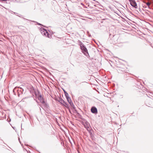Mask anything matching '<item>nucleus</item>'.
I'll return each instance as SVG.
<instances>
[{
	"mask_svg": "<svg viewBox=\"0 0 153 153\" xmlns=\"http://www.w3.org/2000/svg\"><path fill=\"white\" fill-rule=\"evenodd\" d=\"M65 94V96L66 97V98H67L68 97H69V95L67 93Z\"/></svg>",
	"mask_w": 153,
	"mask_h": 153,
	"instance_id": "dca6fc26",
	"label": "nucleus"
},
{
	"mask_svg": "<svg viewBox=\"0 0 153 153\" xmlns=\"http://www.w3.org/2000/svg\"><path fill=\"white\" fill-rule=\"evenodd\" d=\"M36 102H37V100H36Z\"/></svg>",
	"mask_w": 153,
	"mask_h": 153,
	"instance_id": "412c9836",
	"label": "nucleus"
},
{
	"mask_svg": "<svg viewBox=\"0 0 153 153\" xmlns=\"http://www.w3.org/2000/svg\"><path fill=\"white\" fill-rule=\"evenodd\" d=\"M39 96L38 97V99L40 102L43 104H44L45 103V100L44 98L42 97V95L38 91Z\"/></svg>",
	"mask_w": 153,
	"mask_h": 153,
	"instance_id": "20e7f679",
	"label": "nucleus"
},
{
	"mask_svg": "<svg viewBox=\"0 0 153 153\" xmlns=\"http://www.w3.org/2000/svg\"><path fill=\"white\" fill-rule=\"evenodd\" d=\"M66 99L67 100L68 102L70 104L72 102L71 100V98L70 97H68L67 98H66Z\"/></svg>",
	"mask_w": 153,
	"mask_h": 153,
	"instance_id": "9b49d317",
	"label": "nucleus"
},
{
	"mask_svg": "<svg viewBox=\"0 0 153 153\" xmlns=\"http://www.w3.org/2000/svg\"><path fill=\"white\" fill-rule=\"evenodd\" d=\"M68 109V110L69 111V112L71 113V110H70V108H69V109Z\"/></svg>",
	"mask_w": 153,
	"mask_h": 153,
	"instance_id": "a211bd4d",
	"label": "nucleus"
},
{
	"mask_svg": "<svg viewBox=\"0 0 153 153\" xmlns=\"http://www.w3.org/2000/svg\"><path fill=\"white\" fill-rule=\"evenodd\" d=\"M80 48L82 50V53L88 58L90 57L88 50L84 44L80 41H79Z\"/></svg>",
	"mask_w": 153,
	"mask_h": 153,
	"instance_id": "f257e3e1",
	"label": "nucleus"
},
{
	"mask_svg": "<svg viewBox=\"0 0 153 153\" xmlns=\"http://www.w3.org/2000/svg\"><path fill=\"white\" fill-rule=\"evenodd\" d=\"M144 2L148 6V8L150 9L151 8L150 7V3L149 2Z\"/></svg>",
	"mask_w": 153,
	"mask_h": 153,
	"instance_id": "9d476101",
	"label": "nucleus"
},
{
	"mask_svg": "<svg viewBox=\"0 0 153 153\" xmlns=\"http://www.w3.org/2000/svg\"><path fill=\"white\" fill-rule=\"evenodd\" d=\"M63 90L64 91L65 94L67 93V92L64 89H63Z\"/></svg>",
	"mask_w": 153,
	"mask_h": 153,
	"instance_id": "f3484780",
	"label": "nucleus"
},
{
	"mask_svg": "<svg viewBox=\"0 0 153 153\" xmlns=\"http://www.w3.org/2000/svg\"><path fill=\"white\" fill-rule=\"evenodd\" d=\"M129 1L130 2L131 5L132 7H134L135 8H137V4L135 1L132 0H130Z\"/></svg>",
	"mask_w": 153,
	"mask_h": 153,
	"instance_id": "39448f33",
	"label": "nucleus"
},
{
	"mask_svg": "<svg viewBox=\"0 0 153 153\" xmlns=\"http://www.w3.org/2000/svg\"><path fill=\"white\" fill-rule=\"evenodd\" d=\"M88 131L89 133L90 134L91 137L92 138L93 137V135L92 134L91 132V130Z\"/></svg>",
	"mask_w": 153,
	"mask_h": 153,
	"instance_id": "ddd939ff",
	"label": "nucleus"
},
{
	"mask_svg": "<svg viewBox=\"0 0 153 153\" xmlns=\"http://www.w3.org/2000/svg\"><path fill=\"white\" fill-rule=\"evenodd\" d=\"M58 101L63 106L66 103L65 101L62 98H59L58 100Z\"/></svg>",
	"mask_w": 153,
	"mask_h": 153,
	"instance_id": "6e6552de",
	"label": "nucleus"
},
{
	"mask_svg": "<svg viewBox=\"0 0 153 153\" xmlns=\"http://www.w3.org/2000/svg\"><path fill=\"white\" fill-rule=\"evenodd\" d=\"M19 142L21 143V142L20 141V140H19Z\"/></svg>",
	"mask_w": 153,
	"mask_h": 153,
	"instance_id": "aec40b11",
	"label": "nucleus"
},
{
	"mask_svg": "<svg viewBox=\"0 0 153 153\" xmlns=\"http://www.w3.org/2000/svg\"><path fill=\"white\" fill-rule=\"evenodd\" d=\"M40 30L42 35H45L46 37L49 38V33L45 29L42 27L40 29Z\"/></svg>",
	"mask_w": 153,
	"mask_h": 153,
	"instance_id": "7ed1b4c3",
	"label": "nucleus"
},
{
	"mask_svg": "<svg viewBox=\"0 0 153 153\" xmlns=\"http://www.w3.org/2000/svg\"><path fill=\"white\" fill-rule=\"evenodd\" d=\"M64 106L67 108L68 109H69V108L68 106V105L67 103L66 102L65 104L64 105Z\"/></svg>",
	"mask_w": 153,
	"mask_h": 153,
	"instance_id": "4468645a",
	"label": "nucleus"
},
{
	"mask_svg": "<svg viewBox=\"0 0 153 153\" xmlns=\"http://www.w3.org/2000/svg\"><path fill=\"white\" fill-rule=\"evenodd\" d=\"M24 89L21 87H15L13 90V94L16 95V92L17 91L18 96L19 97L20 94H23Z\"/></svg>",
	"mask_w": 153,
	"mask_h": 153,
	"instance_id": "f03ea898",
	"label": "nucleus"
},
{
	"mask_svg": "<svg viewBox=\"0 0 153 153\" xmlns=\"http://www.w3.org/2000/svg\"><path fill=\"white\" fill-rule=\"evenodd\" d=\"M18 28L23 30L24 32H26V29L25 27L22 26H20L18 27Z\"/></svg>",
	"mask_w": 153,
	"mask_h": 153,
	"instance_id": "1a4fd4ad",
	"label": "nucleus"
},
{
	"mask_svg": "<svg viewBox=\"0 0 153 153\" xmlns=\"http://www.w3.org/2000/svg\"><path fill=\"white\" fill-rule=\"evenodd\" d=\"M91 112L95 114H97V110L96 108L94 106H93L91 109Z\"/></svg>",
	"mask_w": 153,
	"mask_h": 153,
	"instance_id": "423d86ee",
	"label": "nucleus"
},
{
	"mask_svg": "<svg viewBox=\"0 0 153 153\" xmlns=\"http://www.w3.org/2000/svg\"><path fill=\"white\" fill-rule=\"evenodd\" d=\"M38 24L39 25H41V24H40L39 23H38Z\"/></svg>",
	"mask_w": 153,
	"mask_h": 153,
	"instance_id": "6ab92c4d",
	"label": "nucleus"
},
{
	"mask_svg": "<svg viewBox=\"0 0 153 153\" xmlns=\"http://www.w3.org/2000/svg\"><path fill=\"white\" fill-rule=\"evenodd\" d=\"M3 117H0V120H2L4 118V117L5 116V114H3Z\"/></svg>",
	"mask_w": 153,
	"mask_h": 153,
	"instance_id": "2eb2a0df",
	"label": "nucleus"
},
{
	"mask_svg": "<svg viewBox=\"0 0 153 153\" xmlns=\"http://www.w3.org/2000/svg\"><path fill=\"white\" fill-rule=\"evenodd\" d=\"M85 127L87 129L88 131L91 129L90 128V125L88 122L86 121L85 122V124L84 125Z\"/></svg>",
	"mask_w": 153,
	"mask_h": 153,
	"instance_id": "0eeeda50",
	"label": "nucleus"
},
{
	"mask_svg": "<svg viewBox=\"0 0 153 153\" xmlns=\"http://www.w3.org/2000/svg\"><path fill=\"white\" fill-rule=\"evenodd\" d=\"M73 108V109L75 110V107L73 103L72 102L71 103L69 104Z\"/></svg>",
	"mask_w": 153,
	"mask_h": 153,
	"instance_id": "f8f14e48",
	"label": "nucleus"
}]
</instances>
